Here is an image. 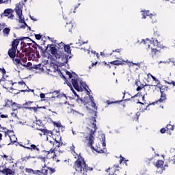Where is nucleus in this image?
<instances>
[{"label":"nucleus","mask_w":175,"mask_h":175,"mask_svg":"<svg viewBox=\"0 0 175 175\" xmlns=\"http://www.w3.org/2000/svg\"><path fill=\"white\" fill-rule=\"evenodd\" d=\"M18 85H23V88H25V87H27V84L25 83V82H24V81H21L19 82H18Z\"/></svg>","instance_id":"52"},{"label":"nucleus","mask_w":175,"mask_h":175,"mask_svg":"<svg viewBox=\"0 0 175 175\" xmlns=\"http://www.w3.org/2000/svg\"><path fill=\"white\" fill-rule=\"evenodd\" d=\"M3 33H5L6 35H9L10 32V29H9V27H5L3 30Z\"/></svg>","instance_id":"48"},{"label":"nucleus","mask_w":175,"mask_h":175,"mask_svg":"<svg viewBox=\"0 0 175 175\" xmlns=\"http://www.w3.org/2000/svg\"><path fill=\"white\" fill-rule=\"evenodd\" d=\"M126 162V160H125V158L122 157V156H120V163H122V162Z\"/></svg>","instance_id":"58"},{"label":"nucleus","mask_w":175,"mask_h":175,"mask_svg":"<svg viewBox=\"0 0 175 175\" xmlns=\"http://www.w3.org/2000/svg\"><path fill=\"white\" fill-rule=\"evenodd\" d=\"M9 2V0H0V4L1 3H8Z\"/></svg>","instance_id":"61"},{"label":"nucleus","mask_w":175,"mask_h":175,"mask_svg":"<svg viewBox=\"0 0 175 175\" xmlns=\"http://www.w3.org/2000/svg\"><path fill=\"white\" fill-rule=\"evenodd\" d=\"M96 65H98V61L92 62L91 66H89V68L91 69V68H94V66H96Z\"/></svg>","instance_id":"55"},{"label":"nucleus","mask_w":175,"mask_h":175,"mask_svg":"<svg viewBox=\"0 0 175 175\" xmlns=\"http://www.w3.org/2000/svg\"><path fill=\"white\" fill-rule=\"evenodd\" d=\"M152 44L154 45V47H157V49H159V50H162V49H163V47H165L157 39L156 40H153V41L152 42Z\"/></svg>","instance_id":"20"},{"label":"nucleus","mask_w":175,"mask_h":175,"mask_svg":"<svg viewBox=\"0 0 175 175\" xmlns=\"http://www.w3.org/2000/svg\"><path fill=\"white\" fill-rule=\"evenodd\" d=\"M150 44H152V42L151 40L146 39V40L144 41V47L146 50L150 49Z\"/></svg>","instance_id":"31"},{"label":"nucleus","mask_w":175,"mask_h":175,"mask_svg":"<svg viewBox=\"0 0 175 175\" xmlns=\"http://www.w3.org/2000/svg\"><path fill=\"white\" fill-rule=\"evenodd\" d=\"M122 49H116L115 51H113V53H121Z\"/></svg>","instance_id":"63"},{"label":"nucleus","mask_w":175,"mask_h":175,"mask_svg":"<svg viewBox=\"0 0 175 175\" xmlns=\"http://www.w3.org/2000/svg\"><path fill=\"white\" fill-rule=\"evenodd\" d=\"M64 50L67 54H72V49H70L69 44L65 45Z\"/></svg>","instance_id":"32"},{"label":"nucleus","mask_w":175,"mask_h":175,"mask_svg":"<svg viewBox=\"0 0 175 175\" xmlns=\"http://www.w3.org/2000/svg\"><path fill=\"white\" fill-rule=\"evenodd\" d=\"M27 89H26V90H21L20 92H33V93L35 92L34 90L29 89V88L28 86H27Z\"/></svg>","instance_id":"37"},{"label":"nucleus","mask_w":175,"mask_h":175,"mask_svg":"<svg viewBox=\"0 0 175 175\" xmlns=\"http://www.w3.org/2000/svg\"><path fill=\"white\" fill-rule=\"evenodd\" d=\"M37 131H40L42 133H38L39 135L43 136H53V131L50 130H47L46 129H42V128H36Z\"/></svg>","instance_id":"14"},{"label":"nucleus","mask_w":175,"mask_h":175,"mask_svg":"<svg viewBox=\"0 0 175 175\" xmlns=\"http://www.w3.org/2000/svg\"><path fill=\"white\" fill-rule=\"evenodd\" d=\"M160 92H161V98L156 100L155 102H153L152 103H150L149 105H155L156 103H165L166 102V91L165 90L160 88Z\"/></svg>","instance_id":"11"},{"label":"nucleus","mask_w":175,"mask_h":175,"mask_svg":"<svg viewBox=\"0 0 175 175\" xmlns=\"http://www.w3.org/2000/svg\"><path fill=\"white\" fill-rule=\"evenodd\" d=\"M27 44H28V46H29V43H25V42L22 41L21 42V50H22V51H23V53H25L28 51V48H27Z\"/></svg>","instance_id":"23"},{"label":"nucleus","mask_w":175,"mask_h":175,"mask_svg":"<svg viewBox=\"0 0 175 175\" xmlns=\"http://www.w3.org/2000/svg\"><path fill=\"white\" fill-rule=\"evenodd\" d=\"M27 110H33L35 113H38V107H24Z\"/></svg>","instance_id":"34"},{"label":"nucleus","mask_w":175,"mask_h":175,"mask_svg":"<svg viewBox=\"0 0 175 175\" xmlns=\"http://www.w3.org/2000/svg\"><path fill=\"white\" fill-rule=\"evenodd\" d=\"M150 17V18H152V17H155V16L152 14L150 13V11H143L142 13V18H147V17Z\"/></svg>","instance_id":"24"},{"label":"nucleus","mask_w":175,"mask_h":175,"mask_svg":"<svg viewBox=\"0 0 175 175\" xmlns=\"http://www.w3.org/2000/svg\"><path fill=\"white\" fill-rule=\"evenodd\" d=\"M33 69H36V70H40V69H42V64H36V65H34L33 66Z\"/></svg>","instance_id":"46"},{"label":"nucleus","mask_w":175,"mask_h":175,"mask_svg":"<svg viewBox=\"0 0 175 175\" xmlns=\"http://www.w3.org/2000/svg\"><path fill=\"white\" fill-rule=\"evenodd\" d=\"M12 109L14 111H16V110H18L20 109H23V106L20 104H18L17 103L14 102L12 105Z\"/></svg>","instance_id":"27"},{"label":"nucleus","mask_w":175,"mask_h":175,"mask_svg":"<svg viewBox=\"0 0 175 175\" xmlns=\"http://www.w3.org/2000/svg\"><path fill=\"white\" fill-rule=\"evenodd\" d=\"M170 165H175V155L169 157L167 161L164 165V166H169Z\"/></svg>","instance_id":"22"},{"label":"nucleus","mask_w":175,"mask_h":175,"mask_svg":"<svg viewBox=\"0 0 175 175\" xmlns=\"http://www.w3.org/2000/svg\"><path fill=\"white\" fill-rule=\"evenodd\" d=\"M40 97L41 98V99H44L46 98V95L43 93H41L40 94Z\"/></svg>","instance_id":"59"},{"label":"nucleus","mask_w":175,"mask_h":175,"mask_svg":"<svg viewBox=\"0 0 175 175\" xmlns=\"http://www.w3.org/2000/svg\"><path fill=\"white\" fill-rule=\"evenodd\" d=\"M29 143H30V141L27 140V143H25L24 146H25L26 147H29Z\"/></svg>","instance_id":"62"},{"label":"nucleus","mask_w":175,"mask_h":175,"mask_svg":"<svg viewBox=\"0 0 175 175\" xmlns=\"http://www.w3.org/2000/svg\"><path fill=\"white\" fill-rule=\"evenodd\" d=\"M27 150L31 151H37V152H40V148H39V145L31 144L30 146H27Z\"/></svg>","instance_id":"21"},{"label":"nucleus","mask_w":175,"mask_h":175,"mask_svg":"<svg viewBox=\"0 0 175 175\" xmlns=\"http://www.w3.org/2000/svg\"><path fill=\"white\" fill-rule=\"evenodd\" d=\"M81 5L80 3H78V5H77L75 8H74V10H73V13L76 12V9H77V8H79V6Z\"/></svg>","instance_id":"60"},{"label":"nucleus","mask_w":175,"mask_h":175,"mask_svg":"<svg viewBox=\"0 0 175 175\" xmlns=\"http://www.w3.org/2000/svg\"><path fill=\"white\" fill-rule=\"evenodd\" d=\"M48 49H49V51H50L53 57H55V58L57 57H60L59 53H61L62 52L58 51V49H57L55 44H48L46 50H48Z\"/></svg>","instance_id":"9"},{"label":"nucleus","mask_w":175,"mask_h":175,"mask_svg":"<svg viewBox=\"0 0 175 175\" xmlns=\"http://www.w3.org/2000/svg\"><path fill=\"white\" fill-rule=\"evenodd\" d=\"M49 167H47V165L44 164L41 169V175H49Z\"/></svg>","instance_id":"25"},{"label":"nucleus","mask_w":175,"mask_h":175,"mask_svg":"<svg viewBox=\"0 0 175 175\" xmlns=\"http://www.w3.org/2000/svg\"><path fill=\"white\" fill-rule=\"evenodd\" d=\"M32 103H33V101H27L23 104V106L25 107H31V105H32Z\"/></svg>","instance_id":"42"},{"label":"nucleus","mask_w":175,"mask_h":175,"mask_svg":"<svg viewBox=\"0 0 175 175\" xmlns=\"http://www.w3.org/2000/svg\"><path fill=\"white\" fill-rule=\"evenodd\" d=\"M33 171L32 168H25V172L28 174H33Z\"/></svg>","instance_id":"41"},{"label":"nucleus","mask_w":175,"mask_h":175,"mask_svg":"<svg viewBox=\"0 0 175 175\" xmlns=\"http://www.w3.org/2000/svg\"><path fill=\"white\" fill-rule=\"evenodd\" d=\"M32 47H34L35 49H36V47H38L39 49V50H41L42 51H43L42 47L40 45H38V44H36V42L33 44Z\"/></svg>","instance_id":"49"},{"label":"nucleus","mask_w":175,"mask_h":175,"mask_svg":"<svg viewBox=\"0 0 175 175\" xmlns=\"http://www.w3.org/2000/svg\"><path fill=\"white\" fill-rule=\"evenodd\" d=\"M122 100H116V101L107 100L106 103H107V105H113V103H121V102H122Z\"/></svg>","instance_id":"38"},{"label":"nucleus","mask_w":175,"mask_h":175,"mask_svg":"<svg viewBox=\"0 0 175 175\" xmlns=\"http://www.w3.org/2000/svg\"><path fill=\"white\" fill-rule=\"evenodd\" d=\"M15 13H16L18 18H19V23H21L22 24H24L25 28L26 27H28V25H27V23H25V18H24V16H23V5L21 3H17L15 7Z\"/></svg>","instance_id":"6"},{"label":"nucleus","mask_w":175,"mask_h":175,"mask_svg":"<svg viewBox=\"0 0 175 175\" xmlns=\"http://www.w3.org/2000/svg\"><path fill=\"white\" fill-rule=\"evenodd\" d=\"M111 65H116V66H118L120 65H126L128 64L129 66H133L135 65V66H138L140 68V63H133V62H128V60L124 61V60H114L111 62H109Z\"/></svg>","instance_id":"7"},{"label":"nucleus","mask_w":175,"mask_h":175,"mask_svg":"<svg viewBox=\"0 0 175 175\" xmlns=\"http://www.w3.org/2000/svg\"><path fill=\"white\" fill-rule=\"evenodd\" d=\"M38 159L40 160V162H42L43 163H45L46 162V157L42 156H39Z\"/></svg>","instance_id":"50"},{"label":"nucleus","mask_w":175,"mask_h":175,"mask_svg":"<svg viewBox=\"0 0 175 175\" xmlns=\"http://www.w3.org/2000/svg\"><path fill=\"white\" fill-rule=\"evenodd\" d=\"M0 173H2L3 174H5V175L14 174V172H13L12 169L6 168L5 167V165H0Z\"/></svg>","instance_id":"15"},{"label":"nucleus","mask_w":175,"mask_h":175,"mask_svg":"<svg viewBox=\"0 0 175 175\" xmlns=\"http://www.w3.org/2000/svg\"><path fill=\"white\" fill-rule=\"evenodd\" d=\"M174 129V126L172 124H167L166 126V130L167 131H173Z\"/></svg>","instance_id":"43"},{"label":"nucleus","mask_w":175,"mask_h":175,"mask_svg":"<svg viewBox=\"0 0 175 175\" xmlns=\"http://www.w3.org/2000/svg\"><path fill=\"white\" fill-rule=\"evenodd\" d=\"M151 78L152 79L153 81H155L156 85H154V87H158L161 83L159 82V80L158 79H156L155 77L151 75Z\"/></svg>","instance_id":"36"},{"label":"nucleus","mask_w":175,"mask_h":175,"mask_svg":"<svg viewBox=\"0 0 175 175\" xmlns=\"http://www.w3.org/2000/svg\"><path fill=\"white\" fill-rule=\"evenodd\" d=\"M33 175H42V171L39 170H34L33 171Z\"/></svg>","instance_id":"47"},{"label":"nucleus","mask_w":175,"mask_h":175,"mask_svg":"<svg viewBox=\"0 0 175 175\" xmlns=\"http://www.w3.org/2000/svg\"><path fill=\"white\" fill-rule=\"evenodd\" d=\"M136 100H137V105H139L140 111H144V110H147V108L148 107V106L151 105V104H149L147 102L142 103L139 99H137Z\"/></svg>","instance_id":"16"},{"label":"nucleus","mask_w":175,"mask_h":175,"mask_svg":"<svg viewBox=\"0 0 175 175\" xmlns=\"http://www.w3.org/2000/svg\"><path fill=\"white\" fill-rule=\"evenodd\" d=\"M5 104L3 105V107H12L13 105V100H9V99H5Z\"/></svg>","instance_id":"28"},{"label":"nucleus","mask_w":175,"mask_h":175,"mask_svg":"<svg viewBox=\"0 0 175 175\" xmlns=\"http://www.w3.org/2000/svg\"><path fill=\"white\" fill-rule=\"evenodd\" d=\"M80 84L83 87V88H84V90L85 91H87L88 95H90V91H88V86L87 85V84H85V83H84L83 82H81Z\"/></svg>","instance_id":"35"},{"label":"nucleus","mask_w":175,"mask_h":175,"mask_svg":"<svg viewBox=\"0 0 175 175\" xmlns=\"http://www.w3.org/2000/svg\"><path fill=\"white\" fill-rule=\"evenodd\" d=\"M9 133H12V131H10V130L7 131V133H5V137H6V136H8L11 143H16V140H17V138H15V140H12V137H10V135H9Z\"/></svg>","instance_id":"33"},{"label":"nucleus","mask_w":175,"mask_h":175,"mask_svg":"<svg viewBox=\"0 0 175 175\" xmlns=\"http://www.w3.org/2000/svg\"><path fill=\"white\" fill-rule=\"evenodd\" d=\"M59 57H56V60L60 64V65H65L68 64V55H64L62 52L59 53Z\"/></svg>","instance_id":"12"},{"label":"nucleus","mask_w":175,"mask_h":175,"mask_svg":"<svg viewBox=\"0 0 175 175\" xmlns=\"http://www.w3.org/2000/svg\"><path fill=\"white\" fill-rule=\"evenodd\" d=\"M55 162H59V159H57V154L55 153L53 154V157H51Z\"/></svg>","instance_id":"51"},{"label":"nucleus","mask_w":175,"mask_h":175,"mask_svg":"<svg viewBox=\"0 0 175 175\" xmlns=\"http://www.w3.org/2000/svg\"><path fill=\"white\" fill-rule=\"evenodd\" d=\"M90 124L88 127V129L90 132L89 137H86V140L88 141V146L90 147L92 150L96 151L98 154H103L105 152V150L106 149V137L105 135L101 136L102 138V145L100 143H96L95 146H93L94 140H95V137H94L95 133L98 130V126H96V118L92 117L90 119Z\"/></svg>","instance_id":"1"},{"label":"nucleus","mask_w":175,"mask_h":175,"mask_svg":"<svg viewBox=\"0 0 175 175\" xmlns=\"http://www.w3.org/2000/svg\"><path fill=\"white\" fill-rule=\"evenodd\" d=\"M25 39H29L28 37H18L16 39H14L11 43V49H10L8 51V56L10 58H14V55H16V53L17 51V47H18V44L20 42L25 40Z\"/></svg>","instance_id":"4"},{"label":"nucleus","mask_w":175,"mask_h":175,"mask_svg":"<svg viewBox=\"0 0 175 175\" xmlns=\"http://www.w3.org/2000/svg\"><path fill=\"white\" fill-rule=\"evenodd\" d=\"M50 143L53 144V148L55 150V151H57L59 147H62L64 146V142H62V138L61 136H57L55 138L54 142L53 141H50Z\"/></svg>","instance_id":"8"},{"label":"nucleus","mask_w":175,"mask_h":175,"mask_svg":"<svg viewBox=\"0 0 175 175\" xmlns=\"http://www.w3.org/2000/svg\"><path fill=\"white\" fill-rule=\"evenodd\" d=\"M151 55L152 57H159L161 55V49L151 48Z\"/></svg>","instance_id":"19"},{"label":"nucleus","mask_w":175,"mask_h":175,"mask_svg":"<svg viewBox=\"0 0 175 175\" xmlns=\"http://www.w3.org/2000/svg\"><path fill=\"white\" fill-rule=\"evenodd\" d=\"M137 97L142 98L143 103L146 102L144 95H142V93H139V92H138V93H137V94H135V96H132V97H131V99H135V98H137Z\"/></svg>","instance_id":"30"},{"label":"nucleus","mask_w":175,"mask_h":175,"mask_svg":"<svg viewBox=\"0 0 175 175\" xmlns=\"http://www.w3.org/2000/svg\"><path fill=\"white\" fill-rule=\"evenodd\" d=\"M5 76H6V70L5 68H0V84L5 81Z\"/></svg>","instance_id":"18"},{"label":"nucleus","mask_w":175,"mask_h":175,"mask_svg":"<svg viewBox=\"0 0 175 175\" xmlns=\"http://www.w3.org/2000/svg\"><path fill=\"white\" fill-rule=\"evenodd\" d=\"M165 84H169L170 85H174V87H175V82L174 81H165Z\"/></svg>","instance_id":"53"},{"label":"nucleus","mask_w":175,"mask_h":175,"mask_svg":"<svg viewBox=\"0 0 175 175\" xmlns=\"http://www.w3.org/2000/svg\"><path fill=\"white\" fill-rule=\"evenodd\" d=\"M13 10L12 8H7L4 10L3 13L1 16H4V17H8L10 20H13L14 18V15L13 14Z\"/></svg>","instance_id":"13"},{"label":"nucleus","mask_w":175,"mask_h":175,"mask_svg":"<svg viewBox=\"0 0 175 175\" xmlns=\"http://www.w3.org/2000/svg\"><path fill=\"white\" fill-rule=\"evenodd\" d=\"M35 53H30L29 55V60L31 61V59H32L33 61L35 60Z\"/></svg>","instance_id":"44"},{"label":"nucleus","mask_w":175,"mask_h":175,"mask_svg":"<svg viewBox=\"0 0 175 175\" xmlns=\"http://www.w3.org/2000/svg\"><path fill=\"white\" fill-rule=\"evenodd\" d=\"M107 173L109 175H121V172H120V166L113 165L112 167H109L107 170Z\"/></svg>","instance_id":"10"},{"label":"nucleus","mask_w":175,"mask_h":175,"mask_svg":"<svg viewBox=\"0 0 175 175\" xmlns=\"http://www.w3.org/2000/svg\"><path fill=\"white\" fill-rule=\"evenodd\" d=\"M73 167L75 169L76 172L80 173L82 175H84L85 173H87L88 170L90 172H92V170H94V168L88 167V165H87V163H85V160H84V157H82L80 155L75 161Z\"/></svg>","instance_id":"2"},{"label":"nucleus","mask_w":175,"mask_h":175,"mask_svg":"<svg viewBox=\"0 0 175 175\" xmlns=\"http://www.w3.org/2000/svg\"><path fill=\"white\" fill-rule=\"evenodd\" d=\"M42 36H43V35L42 34H35V38L37 40H40V39H42Z\"/></svg>","instance_id":"54"},{"label":"nucleus","mask_w":175,"mask_h":175,"mask_svg":"<svg viewBox=\"0 0 175 175\" xmlns=\"http://www.w3.org/2000/svg\"><path fill=\"white\" fill-rule=\"evenodd\" d=\"M101 64L106 66L107 69H111V66H110V62L109 64H107L106 62H103L101 63Z\"/></svg>","instance_id":"45"},{"label":"nucleus","mask_w":175,"mask_h":175,"mask_svg":"<svg viewBox=\"0 0 175 175\" xmlns=\"http://www.w3.org/2000/svg\"><path fill=\"white\" fill-rule=\"evenodd\" d=\"M48 170H49V175H52L55 172H56L55 169L51 167H48Z\"/></svg>","instance_id":"40"},{"label":"nucleus","mask_w":175,"mask_h":175,"mask_svg":"<svg viewBox=\"0 0 175 175\" xmlns=\"http://www.w3.org/2000/svg\"><path fill=\"white\" fill-rule=\"evenodd\" d=\"M3 83H4L3 87L5 90H9L11 85H14V84H17V83L16 82L13 83V81L6 80V78H5V81H3Z\"/></svg>","instance_id":"17"},{"label":"nucleus","mask_w":175,"mask_h":175,"mask_svg":"<svg viewBox=\"0 0 175 175\" xmlns=\"http://www.w3.org/2000/svg\"><path fill=\"white\" fill-rule=\"evenodd\" d=\"M164 163L165 161L162 160H158L155 163V166L157 167V169H162V167H163Z\"/></svg>","instance_id":"29"},{"label":"nucleus","mask_w":175,"mask_h":175,"mask_svg":"<svg viewBox=\"0 0 175 175\" xmlns=\"http://www.w3.org/2000/svg\"><path fill=\"white\" fill-rule=\"evenodd\" d=\"M66 75L68 76L69 79H71V83L76 91H83V88L79 86V76L75 72L71 73L69 71H66Z\"/></svg>","instance_id":"5"},{"label":"nucleus","mask_w":175,"mask_h":175,"mask_svg":"<svg viewBox=\"0 0 175 175\" xmlns=\"http://www.w3.org/2000/svg\"><path fill=\"white\" fill-rule=\"evenodd\" d=\"M135 85H137V91H142V89L144 87H146V85L142 84V82H140L139 80L135 81Z\"/></svg>","instance_id":"26"},{"label":"nucleus","mask_w":175,"mask_h":175,"mask_svg":"<svg viewBox=\"0 0 175 175\" xmlns=\"http://www.w3.org/2000/svg\"><path fill=\"white\" fill-rule=\"evenodd\" d=\"M18 146H20V147H23V148H28V146H26L25 145H23L21 144V142H18Z\"/></svg>","instance_id":"57"},{"label":"nucleus","mask_w":175,"mask_h":175,"mask_svg":"<svg viewBox=\"0 0 175 175\" xmlns=\"http://www.w3.org/2000/svg\"><path fill=\"white\" fill-rule=\"evenodd\" d=\"M10 58H12L13 63L16 66H18L19 65H21V66H24L25 68L28 66V64H27V57H24V51L21 52L17 50L16 53H15L14 57Z\"/></svg>","instance_id":"3"},{"label":"nucleus","mask_w":175,"mask_h":175,"mask_svg":"<svg viewBox=\"0 0 175 175\" xmlns=\"http://www.w3.org/2000/svg\"><path fill=\"white\" fill-rule=\"evenodd\" d=\"M55 150H54V148L51 149L50 150H49V151L47 152V155H49V154H54V153H55Z\"/></svg>","instance_id":"56"},{"label":"nucleus","mask_w":175,"mask_h":175,"mask_svg":"<svg viewBox=\"0 0 175 175\" xmlns=\"http://www.w3.org/2000/svg\"><path fill=\"white\" fill-rule=\"evenodd\" d=\"M65 44L64 42H60L57 44V49L59 50H62L63 49H65Z\"/></svg>","instance_id":"39"},{"label":"nucleus","mask_w":175,"mask_h":175,"mask_svg":"<svg viewBox=\"0 0 175 175\" xmlns=\"http://www.w3.org/2000/svg\"><path fill=\"white\" fill-rule=\"evenodd\" d=\"M166 129L163 128L160 130L161 133H165L166 132Z\"/></svg>","instance_id":"64"}]
</instances>
